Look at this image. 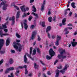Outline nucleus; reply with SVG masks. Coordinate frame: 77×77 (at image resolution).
Instances as JSON below:
<instances>
[{"label": "nucleus", "mask_w": 77, "mask_h": 77, "mask_svg": "<svg viewBox=\"0 0 77 77\" xmlns=\"http://www.w3.org/2000/svg\"><path fill=\"white\" fill-rule=\"evenodd\" d=\"M24 60L25 63H27V58L26 57V55H25L24 56Z\"/></svg>", "instance_id": "2eb2a0df"}, {"label": "nucleus", "mask_w": 77, "mask_h": 77, "mask_svg": "<svg viewBox=\"0 0 77 77\" xmlns=\"http://www.w3.org/2000/svg\"><path fill=\"white\" fill-rule=\"evenodd\" d=\"M45 8V6L44 5H42L41 6V8H40V10L42 12H43L44 11V9Z\"/></svg>", "instance_id": "dca6fc26"}, {"label": "nucleus", "mask_w": 77, "mask_h": 77, "mask_svg": "<svg viewBox=\"0 0 77 77\" xmlns=\"http://www.w3.org/2000/svg\"><path fill=\"white\" fill-rule=\"evenodd\" d=\"M30 58L32 60H38V59H37L36 58H35L34 59L33 58H32V57H30Z\"/></svg>", "instance_id": "c756f323"}, {"label": "nucleus", "mask_w": 77, "mask_h": 77, "mask_svg": "<svg viewBox=\"0 0 77 77\" xmlns=\"http://www.w3.org/2000/svg\"><path fill=\"white\" fill-rule=\"evenodd\" d=\"M46 3V2L45 1V0H44L43 3L42 4V5L45 6V5Z\"/></svg>", "instance_id": "58836bf2"}, {"label": "nucleus", "mask_w": 77, "mask_h": 77, "mask_svg": "<svg viewBox=\"0 0 77 77\" xmlns=\"http://www.w3.org/2000/svg\"><path fill=\"white\" fill-rule=\"evenodd\" d=\"M25 73L26 75H27V74H28V70H27V69H26Z\"/></svg>", "instance_id": "e433bc0d"}, {"label": "nucleus", "mask_w": 77, "mask_h": 77, "mask_svg": "<svg viewBox=\"0 0 77 77\" xmlns=\"http://www.w3.org/2000/svg\"><path fill=\"white\" fill-rule=\"evenodd\" d=\"M10 21H15V17L13 16L12 18H10L9 19Z\"/></svg>", "instance_id": "a211bd4d"}, {"label": "nucleus", "mask_w": 77, "mask_h": 77, "mask_svg": "<svg viewBox=\"0 0 77 77\" xmlns=\"http://www.w3.org/2000/svg\"><path fill=\"white\" fill-rule=\"evenodd\" d=\"M14 61L12 59H10L9 60V63L10 64H12V63H13Z\"/></svg>", "instance_id": "c85d7f7f"}, {"label": "nucleus", "mask_w": 77, "mask_h": 77, "mask_svg": "<svg viewBox=\"0 0 77 77\" xmlns=\"http://www.w3.org/2000/svg\"><path fill=\"white\" fill-rule=\"evenodd\" d=\"M32 9H33L32 11L33 12H36V8H35V6L34 5H33L32 6Z\"/></svg>", "instance_id": "393cba45"}, {"label": "nucleus", "mask_w": 77, "mask_h": 77, "mask_svg": "<svg viewBox=\"0 0 77 77\" xmlns=\"http://www.w3.org/2000/svg\"><path fill=\"white\" fill-rule=\"evenodd\" d=\"M33 18V17L32 16H30L29 17V21H31V20Z\"/></svg>", "instance_id": "f704fd0d"}, {"label": "nucleus", "mask_w": 77, "mask_h": 77, "mask_svg": "<svg viewBox=\"0 0 77 77\" xmlns=\"http://www.w3.org/2000/svg\"><path fill=\"white\" fill-rule=\"evenodd\" d=\"M35 26H34L33 25H32L31 26V27H30V29H33L35 27Z\"/></svg>", "instance_id": "79ce46f5"}, {"label": "nucleus", "mask_w": 77, "mask_h": 77, "mask_svg": "<svg viewBox=\"0 0 77 77\" xmlns=\"http://www.w3.org/2000/svg\"><path fill=\"white\" fill-rule=\"evenodd\" d=\"M56 20V17H54L53 18V21H55Z\"/></svg>", "instance_id": "864d4df0"}, {"label": "nucleus", "mask_w": 77, "mask_h": 77, "mask_svg": "<svg viewBox=\"0 0 77 77\" xmlns=\"http://www.w3.org/2000/svg\"><path fill=\"white\" fill-rule=\"evenodd\" d=\"M32 47L30 48V55L32 54Z\"/></svg>", "instance_id": "4c0bfd02"}, {"label": "nucleus", "mask_w": 77, "mask_h": 77, "mask_svg": "<svg viewBox=\"0 0 77 77\" xmlns=\"http://www.w3.org/2000/svg\"><path fill=\"white\" fill-rule=\"evenodd\" d=\"M16 73H17V74H19V71L18 70V68H16Z\"/></svg>", "instance_id": "a18cd8bd"}, {"label": "nucleus", "mask_w": 77, "mask_h": 77, "mask_svg": "<svg viewBox=\"0 0 77 77\" xmlns=\"http://www.w3.org/2000/svg\"><path fill=\"white\" fill-rule=\"evenodd\" d=\"M26 6L25 5H23L20 7V9H21L22 12H26Z\"/></svg>", "instance_id": "1a4fd4ad"}, {"label": "nucleus", "mask_w": 77, "mask_h": 77, "mask_svg": "<svg viewBox=\"0 0 77 77\" xmlns=\"http://www.w3.org/2000/svg\"><path fill=\"white\" fill-rule=\"evenodd\" d=\"M34 1V0H30V3H32Z\"/></svg>", "instance_id": "13d9d810"}, {"label": "nucleus", "mask_w": 77, "mask_h": 77, "mask_svg": "<svg viewBox=\"0 0 77 77\" xmlns=\"http://www.w3.org/2000/svg\"><path fill=\"white\" fill-rule=\"evenodd\" d=\"M38 38L37 39L38 41H41V38H40V37L39 35H38Z\"/></svg>", "instance_id": "de8ad7c7"}, {"label": "nucleus", "mask_w": 77, "mask_h": 77, "mask_svg": "<svg viewBox=\"0 0 77 77\" xmlns=\"http://www.w3.org/2000/svg\"><path fill=\"white\" fill-rule=\"evenodd\" d=\"M68 67H69V65L67 64H65V66H64V67L63 70H60V72H61L62 74H63L65 73V72L68 69Z\"/></svg>", "instance_id": "20e7f679"}, {"label": "nucleus", "mask_w": 77, "mask_h": 77, "mask_svg": "<svg viewBox=\"0 0 77 77\" xmlns=\"http://www.w3.org/2000/svg\"><path fill=\"white\" fill-rule=\"evenodd\" d=\"M71 44H72V46L74 47L76 45H77V42H71Z\"/></svg>", "instance_id": "f3484780"}, {"label": "nucleus", "mask_w": 77, "mask_h": 77, "mask_svg": "<svg viewBox=\"0 0 77 77\" xmlns=\"http://www.w3.org/2000/svg\"><path fill=\"white\" fill-rule=\"evenodd\" d=\"M6 46H8L9 44V39L8 38L6 40L5 43Z\"/></svg>", "instance_id": "4468645a"}, {"label": "nucleus", "mask_w": 77, "mask_h": 77, "mask_svg": "<svg viewBox=\"0 0 77 77\" xmlns=\"http://www.w3.org/2000/svg\"><path fill=\"white\" fill-rule=\"evenodd\" d=\"M5 65L6 67H9V64L8 63H6Z\"/></svg>", "instance_id": "49530a36"}, {"label": "nucleus", "mask_w": 77, "mask_h": 77, "mask_svg": "<svg viewBox=\"0 0 77 77\" xmlns=\"http://www.w3.org/2000/svg\"><path fill=\"white\" fill-rule=\"evenodd\" d=\"M61 38V37L59 35H57V41H59L60 40Z\"/></svg>", "instance_id": "b1692460"}, {"label": "nucleus", "mask_w": 77, "mask_h": 77, "mask_svg": "<svg viewBox=\"0 0 77 77\" xmlns=\"http://www.w3.org/2000/svg\"><path fill=\"white\" fill-rule=\"evenodd\" d=\"M0 29H3V28L2 26H0ZM0 35L1 37L2 38L3 37V32L2 30H0Z\"/></svg>", "instance_id": "9d476101"}, {"label": "nucleus", "mask_w": 77, "mask_h": 77, "mask_svg": "<svg viewBox=\"0 0 77 77\" xmlns=\"http://www.w3.org/2000/svg\"><path fill=\"white\" fill-rule=\"evenodd\" d=\"M17 68H20L21 69H22V68H23V66H19L18 67H17Z\"/></svg>", "instance_id": "e2e57ef3"}, {"label": "nucleus", "mask_w": 77, "mask_h": 77, "mask_svg": "<svg viewBox=\"0 0 77 77\" xmlns=\"http://www.w3.org/2000/svg\"><path fill=\"white\" fill-rule=\"evenodd\" d=\"M52 19V17H50L48 18V20L49 22H51V19Z\"/></svg>", "instance_id": "c9c22d12"}, {"label": "nucleus", "mask_w": 77, "mask_h": 77, "mask_svg": "<svg viewBox=\"0 0 77 77\" xmlns=\"http://www.w3.org/2000/svg\"><path fill=\"white\" fill-rule=\"evenodd\" d=\"M42 27H45V22H43L42 23Z\"/></svg>", "instance_id": "72a5a7b5"}, {"label": "nucleus", "mask_w": 77, "mask_h": 77, "mask_svg": "<svg viewBox=\"0 0 77 77\" xmlns=\"http://www.w3.org/2000/svg\"><path fill=\"white\" fill-rule=\"evenodd\" d=\"M40 62L42 64V65H43L45 66V64L43 62H42V61H40Z\"/></svg>", "instance_id": "c03bdc74"}, {"label": "nucleus", "mask_w": 77, "mask_h": 77, "mask_svg": "<svg viewBox=\"0 0 77 77\" xmlns=\"http://www.w3.org/2000/svg\"><path fill=\"white\" fill-rule=\"evenodd\" d=\"M21 12V11H19L17 12V14L16 16V18H20V13Z\"/></svg>", "instance_id": "ddd939ff"}, {"label": "nucleus", "mask_w": 77, "mask_h": 77, "mask_svg": "<svg viewBox=\"0 0 77 77\" xmlns=\"http://www.w3.org/2000/svg\"><path fill=\"white\" fill-rule=\"evenodd\" d=\"M3 35L4 36H8V35H9V34H8V33L4 34H3Z\"/></svg>", "instance_id": "052dcab7"}, {"label": "nucleus", "mask_w": 77, "mask_h": 77, "mask_svg": "<svg viewBox=\"0 0 77 77\" xmlns=\"http://www.w3.org/2000/svg\"><path fill=\"white\" fill-rule=\"evenodd\" d=\"M32 73H29L28 75V76H29V77H31V76H32Z\"/></svg>", "instance_id": "603ef678"}, {"label": "nucleus", "mask_w": 77, "mask_h": 77, "mask_svg": "<svg viewBox=\"0 0 77 77\" xmlns=\"http://www.w3.org/2000/svg\"><path fill=\"white\" fill-rule=\"evenodd\" d=\"M60 53V55L58 54L57 57L58 59H61L60 60V62L63 61V59L66 58V55H64V54L65 53V50L63 49L62 48H59L58 51Z\"/></svg>", "instance_id": "f257e3e1"}, {"label": "nucleus", "mask_w": 77, "mask_h": 77, "mask_svg": "<svg viewBox=\"0 0 77 77\" xmlns=\"http://www.w3.org/2000/svg\"><path fill=\"white\" fill-rule=\"evenodd\" d=\"M74 5H75V3H74V2L72 3H71L72 7V8H75V6Z\"/></svg>", "instance_id": "a878e982"}, {"label": "nucleus", "mask_w": 77, "mask_h": 77, "mask_svg": "<svg viewBox=\"0 0 77 77\" xmlns=\"http://www.w3.org/2000/svg\"><path fill=\"white\" fill-rule=\"evenodd\" d=\"M65 22H66V18L63 19L62 20V23L60 24V26L61 27L63 25H65L66 24Z\"/></svg>", "instance_id": "6e6552de"}, {"label": "nucleus", "mask_w": 77, "mask_h": 77, "mask_svg": "<svg viewBox=\"0 0 77 77\" xmlns=\"http://www.w3.org/2000/svg\"><path fill=\"white\" fill-rule=\"evenodd\" d=\"M11 53L14 54L15 53V51H14V50H11Z\"/></svg>", "instance_id": "a19ab883"}, {"label": "nucleus", "mask_w": 77, "mask_h": 77, "mask_svg": "<svg viewBox=\"0 0 77 77\" xmlns=\"http://www.w3.org/2000/svg\"><path fill=\"white\" fill-rule=\"evenodd\" d=\"M59 41H57V40L56 42H55V45H57V46H58V45H59Z\"/></svg>", "instance_id": "2f4dec72"}, {"label": "nucleus", "mask_w": 77, "mask_h": 77, "mask_svg": "<svg viewBox=\"0 0 77 77\" xmlns=\"http://www.w3.org/2000/svg\"><path fill=\"white\" fill-rule=\"evenodd\" d=\"M8 77H14V73L13 72H12L11 73V75H8Z\"/></svg>", "instance_id": "cd10ccee"}, {"label": "nucleus", "mask_w": 77, "mask_h": 77, "mask_svg": "<svg viewBox=\"0 0 77 77\" xmlns=\"http://www.w3.org/2000/svg\"><path fill=\"white\" fill-rule=\"evenodd\" d=\"M16 36L18 38H21V35L18 34V33H16Z\"/></svg>", "instance_id": "bb28decb"}, {"label": "nucleus", "mask_w": 77, "mask_h": 77, "mask_svg": "<svg viewBox=\"0 0 77 77\" xmlns=\"http://www.w3.org/2000/svg\"><path fill=\"white\" fill-rule=\"evenodd\" d=\"M8 23H9V21H8L7 23L5 24V25H2V26L3 27V28H6V29H7V26H6V24H8Z\"/></svg>", "instance_id": "6ab92c4d"}, {"label": "nucleus", "mask_w": 77, "mask_h": 77, "mask_svg": "<svg viewBox=\"0 0 77 77\" xmlns=\"http://www.w3.org/2000/svg\"><path fill=\"white\" fill-rule=\"evenodd\" d=\"M37 31H34L32 33L31 39L32 40H33L35 38V36L36 35Z\"/></svg>", "instance_id": "423d86ee"}, {"label": "nucleus", "mask_w": 77, "mask_h": 77, "mask_svg": "<svg viewBox=\"0 0 77 77\" xmlns=\"http://www.w3.org/2000/svg\"><path fill=\"white\" fill-rule=\"evenodd\" d=\"M50 30H51V26H49L47 27L46 30V32L47 33V35L48 38H50V34L48 33V32H49Z\"/></svg>", "instance_id": "39448f33"}, {"label": "nucleus", "mask_w": 77, "mask_h": 77, "mask_svg": "<svg viewBox=\"0 0 77 77\" xmlns=\"http://www.w3.org/2000/svg\"><path fill=\"white\" fill-rule=\"evenodd\" d=\"M26 11H28L29 10V8L28 7H27L26 8Z\"/></svg>", "instance_id": "338daca9"}, {"label": "nucleus", "mask_w": 77, "mask_h": 77, "mask_svg": "<svg viewBox=\"0 0 77 77\" xmlns=\"http://www.w3.org/2000/svg\"><path fill=\"white\" fill-rule=\"evenodd\" d=\"M72 13L71 12H70L69 14V17L71 16L72 15Z\"/></svg>", "instance_id": "8fccbe9b"}, {"label": "nucleus", "mask_w": 77, "mask_h": 77, "mask_svg": "<svg viewBox=\"0 0 77 77\" xmlns=\"http://www.w3.org/2000/svg\"><path fill=\"white\" fill-rule=\"evenodd\" d=\"M65 53L63 54L64 55L66 56V55H67L68 57H71V55H70L68 53H66V52L65 51Z\"/></svg>", "instance_id": "f8f14e48"}, {"label": "nucleus", "mask_w": 77, "mask_h": 77, "mask_svg": "<svg viewBox=\"0 0 77 77\" xmlns=\"http://www.w3.org/2000/svg\"><path fill=\"white\" fill-rule=\"evenodd\" d=\"M23 68H24L26 69L27 68V66L26 65H24V66H23Z\"/></svg>", "instance_id": "5fc2aeb1"}, {"label": "nucleus", "mask_w": 77, "mask_h": 77, "mask_svg": "<svg viewBox=\"0 0 77 77\" xmlns=\"http://www.w3.org/2000/svg\"><path fill=\"white\" fill-rule=\"evenodd\" d=\"M27 20H24L23 21V24L24 25V27L25 29L27 30L28 27V25L26 24Z\"/></svg>", "instance_id": "0eeeda50"}, {"label": "nucleus", "mask_w": 77, "mask_h": 77, "mask_svg": "<svg viewBox=\"0 0 77 77\" xmlns=\"http://www.w3.org/2000/svg\"><path fill=\"white\" fill-rule=\"evenodd\" d=\"M26 16H27V14H26V12H24V15L22 16V17H26Z\"/></svg>", "instance_id": "37998d69"}, {"label": "nucleus", "mask_w": 77, "mask_h": 77, "mask_svg": "<svg viewBox=\"0 0 77 77\" xmlns=\"http://www.w3.org/2000/svg\"><path fill=\"white\" fill-rule=\"evenodd\" d=\"M32 14L34 15L35 16V19H37L38 18V15L35 14L34 12H32Z\"/></svg>", "instance_id": "aec40b11"}, {"label": "nucleus", "mask_w": 77, "mask_h": 77, "mask_svg": "<svg viewBox=\"0 0 77 77\" xmlns=\"http://www.w3.org/2000/svg\"><path fill=\"white\" fill-rule=\"evenodd\" d=\"M13 46L17 51H18L19 52H21V51L22 46L20 43H17L16 45H14Z\"/></svg>", "instance_id": "7ed1b4c3"}, {"label": "nucleus", "mask_w": 77, "mask_h": 77, "mask_svg": "<svg viewBox=\"0 0 77 77\" xmlns=\"http://www.w3.org/2000/svg\"><path fill=\"white\" fill-rule=\"evenodd\" d=\"M41 72H39V73L38 75V77H39L41 76Z\"/></svg>", "instance_id": "6e6d98bb"}, {"label": "nucleus", "mask_w": 77, "mask_h": 77, "mask_svg": "<svg viewBox=\"0 0 77 77\" xmlns=\"http://www.w3.org/2000/svg\"><path fill=\"white\" fill-rule=\"evenodd\" d=\"M10 70L8 68L7 69H5V74H8V73H9V72Z\"/></svg>", "instance_id": "5701e85b"}, {"label": "nucleus", "mask_w": 77, "mask_h": 77, "mask_svg": "<svg viewBox=\"0 0 77 77\" xmlns=\"http://www.w3.org/2000/svg\"><path fill=\"white\" fill-rule=\"evenodd\" d=\"M4 32H5V33H7V32H8V29H4Z\"/></svg>", "instance_id": "09e8293b"}, {"label": "nucleus", "mask_w": 77, "mask_h": 77, "mask_svg": "<svg viewBox=\"0 0 77 77\" xmlns=\"http://www.w3.org/2000/svg\"><path fill=\"white\" fill-rule=\"evenodd\" d=\"M48 75H51V73H50V71H49L48 72Z\"/></svg>", "instance_id": "680f3d73"}, {"label": "nucleus", "mask_w": 77, "mask_h": 77, "mask_svg": "<svg viewBox=\"0 0 77 77\" xmlns=\"http://www.w3.org/2000/svg\"><path fill=\"white\" fill-rule=\"evenodd\" d=\"M60 72V71H59V70L58 69H57L56 71V74H59Z\"/></svg>", "instance_id": "473e14b6"}, {"label": "nucleus", "mask_w": 77, "mask_h": 77, "mask_svg": "<svg viewBox=\"0 0 77 77\" xmlns=\"http://www.w3.org/2000/svg\"><path fill=\"white\" fill-rule=\"evenodd\" d=\"M8 4L4 5L3 7V10H4V11L6 10V9H7V7H8Z\"/></svg>", "instance_id": "9b49d317"}, {"label": "nucleus", "mask_w": 77, "mask_h": 77, "mask_svg": "<svg viewBox=\"0 0 77 77\" xmlns=\"http://www.w3.org/2000/svg\"><path fill=\"white\" fill-rule=\"evenodd\" d=\"M37 51L38 53H41V50L39 49V48H37Z\"/></svg>", "instance_id": "ea45409f"}, {"label": "nucleus", "mask_w": 77, "mask_h": 77, "mask_svg": "<svg viewBox=\"0 0 77 77\" xmlns=\"http://www.w3.org/2000/svg\"><path fill=\"white\" fill-rule=\"evenodd\" d=\"M69 33V31H66L65 34V35H67V34H68Z\"/></svg>", "instance_id": "69168bd1"}, {"label": "nucleus", "mask_w": 77, "mask_h": 77, "mask_svg": "<svg viewBox=\"0 0 77 77\" xmlns=\"http://www.w3.org/2000/svg\"><path fill=\"white\" fill-rule=\"evenodd\" d=\"M58 61V60H57L55 62H54V65H56V63H57V62Z\"/></svg>", "instance_id": "bf43d9fd"}, {"label": "nucleus", "mask_w": 77, "mask_h": 77, "mask_svg": "<svg viewBox=\"0 0 77 77\" xmlns=\"http://www.w3.org/2000/svg\"><path fill=\"white\" fill-rule=\"evenodd\" d=\"M9 70L10 71H13L14 69V68L13 67H10L8 68Z\"/></svg>", "instance_id": "7c9ffc66"}, {"label": "nucleus", "mask_w": 77, "mask_h": 77, "mask_svg": "<svg viewBox=\"0 0 77 77\" xmlns=\"http://www.w3.org/2000/svg\"><path fill=\"white\" fill-rule=\"evenodd\" d=\"M5 3L6 1H3L1 3V4H0V8H1V7L2 6V5H5Z\"/></svg>", "instance_id": "412c9836"}, {"label": "nucleus", "mask_w": 77, "mask_h": 77, "mask_svg": "<svg viewBox=\"0 0 77 77\" xmlns=\"http://www.w3.org/2000/svg\"><path fill=\"white\" fill-rule=\"evenodd\" d=\"M62 66H61L57 67V69H62Z\"/></svg>", "instance_id": "3c124183"}, {"label": "nucleus", "mask_w": 77, "mask_h": 77, "mask_svg": "<svg viewBox=\"0 0 77 77\" xmlns=\"http://www.w3.org/2000/svg\"><path fill=\"white\" fill-rule=\"evenodd\" d=\"M74 15H75V17L76 18H77V14L76 13H75V14Z\"/></svg>", "instance_id": "774afa93"}, {"label": "nucleus", "mask_w": 77, "mask_h": 77, "mask_svg": "<svg viewBox=\"0 0 77 77\" xmlns=\"http://www.w3.org/2000/svg\"><path fill=\"white\" fill-rule=\"evenodd\" d=\"M49 54L51 57L48 55H46V58L47 60H50V59H51L52 57L54 56L55 54V52H54L53 50V49L51 48L49 50Z\"/></svg>", "instance_id": "f03ea898"}, {"label": "nucleus", "mask_w": 77, "mask_h": 77, "mask_svg": "<svg viewBox=\"0 0 77 77\" xmlns=\"http://www.w3.org/2000/svg\"><path fill=\"white\" fill-rule=\"evenodd\" d=\"M59 74H56L55 77H59Z\"/></svg>", "instance_id": "0e129e2a"}, {"label": "nucleus", "mask_w": 77, "mask_h": 77, "mask_svg": "<svg viewBox=\"0 0 77 77\" xmlns=\"http://www.w3.org/2000/svg\"><path fill=\"white\" fill-rule=\"evenodd\" d=\"M34 68H35V69H38V68L39 67V66H38V65H37L36 63H34Z\"/></svg>", "instance_id": "4be33fe9"}, {"label": "nucleus", "mask_w": 77, "mask_h": 77, "mask_svg": "<svg viewBox=\"0 0 77 77\" xmlns=\"http://www.w3.org/2000/svg\"><path fill=\"white\" fill-rule=\"evenodd\" d=\"M15 24V21H12V23L11 24V26H13Z\"/></svg>", "instance_id": "4d7b16f0"}]
</instances>
